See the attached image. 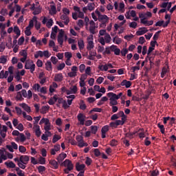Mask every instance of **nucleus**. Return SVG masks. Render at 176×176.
<instances>
[{"instance_id": "9", "label": "nucleus", "mask_w": 176, "mask_h": 176, "mask_svg": "<svg viewBox=\"0 0 176 176\" xmlns=\"http://www.w3.org/2000/svg\"><path fill=\"white\" fill-rule=\"evenodd\" d=\"M77 119L78 121V124H80L81 126H84L85 122H86V116L82 113H79L77 115Z\"/></svg>"}, {"instance_id": "45", "label": "nucleus", "mask_w": 176, "mask_h": 176, "mask_svg": "<svg viewBox=\"0 0 176 176\" xmlns=\"http://www.w3.org/2000/svg\"><path fill=\"white\" fill-rule=\"evenodd\" d=\"M41 116H37V117H34V122H33V126H38V123H39V120H41Z\"/></svg>"}, {"instance_id": "58", "label": "nucleus", "mask_w": 176, "mask_h": 176, "mask_svg": "<svg viewBox=\"0 0 176 176\" xmlns=\"http://www.w3.org/2000/svg\"><path fill=\"white\" fill-rule=\"evenodd\" d=\"M138 25V24L137 23V22H135V21H133V22H131L130 23H129V27H130V28H134V29H135V28H137V26Z\"/></svg>"}, {"instance_id": "33", "label": "nucleus", "mask_w": 176, "mask_h": 176, "mask_svg": "<svg viewBox=\"0 0 176 176\" xmlns=\"http://www.w3.org/2000/svg\"><path fill=\"white\" fill-rule=\"evenodd\" d=\"M88 10L89 12H93L96 9V3H88L87 6Z\"/></svg>"}, {"instance_id": "40", "label": "nucleus", "mask_w": 176, "mask_h": 176, "mask_svg": "<svg viewBox=\"0 0 176 176\" xmlns=\"http://www.w3.org/2000/svg\"><path fill=\"white\" fill-rule=\"evenodd\" d=\"M22 115L25 119H27L29 122H32V117L30 115H27V113H25V111H23Z\"/></svg>"}, {"instance_id": "11", "label": "nucleus", "mask_w": 176, "mask_h": 176, "mask_svg": "<svg viewBox=\"0 0 176 176\" xmlns=\"http://www.w3.org/2000/svg\"><path fill=\"white\" fill-rule=\"evenodd\" d=\"M20 56H22V58H20V61L21 63H25L27 61V57L28 56V54L27 53V50H22L19 52Z\"/></svg>"}, {"instance_id": "8", "label": "nucleus", "mask_w": 176, "mask_h": 176, "mask_svg": "<svg viewBox=\"0 0 176 176\" xmlns=\"http://www.w3.org/2000/svg\"><path fill=\"white\" fill-rule=\"evenodd\" d=\"M57 41L60 46H63V44L64 43V30L63 29L59 30Z\"/></svg>"}, {"instance_id": "18", "label": "nucleus", "mask_w": 176, "mask_h": 176, "mask_svg": "<svg viewBox=\"0 0 176 176\" xmlns=\"http://www.w3.org/2000/svg\"><path fill=\"white\" fill-rule=\"evenodd\" d=\"M63 79H64V76H63V74L58 73L55 74L54 80L55 82H63Z\"/></svg>"}, {"instance_id": "34", "label": "nucleus", "mask_w": 176, "mask_h": 176, "mask_svg": "<svg viewBox=\"0 0 176 176\" xmlns=\"http://www.w3.org/2000/svg\"><path fill=\"white\" fill-rule=\"evenodd\" d=\"M14 5V3H12L8 6V9H10V11L8 14L10 17H12V16H13V13H14V8L13 7Z\"/></svg>"}, {"instance_id": "16", "label": "nucleus", "mask_w": 176, "mask_h": 176, "mask_svg": "<svg viewBox=\"0 0 176 176\" xmlns=\"http://www.w3.org/2000/svg\"><path fill=\"white\" fill-rule=\"evenodd\" d=\"M148 29H146V28L143 27V28H139L138 31L136 32V34L138 36H141V35H144V34H146V32H148Z\"/></svg>"}, {"instance_id": "27", "label": "nucleus", "mask_w": 176, "mask_h": 176, "mask_svg": "<svg viewBox=\"0 0 176 176\" xmlns=\"http://www.w3.org/2000/svg\"><path fill=\"white\" fill-rule=\"evenodd\" d=\"M4 164L8 168H16V164L14 163L12 161L10 162H6Z\"/></svg>"}, {"instance_id": "1", "label": "nucleus", "mask_w": 176, "mask_h": 176, "mask_svg": "<svg viewBox=\"0 0 176 176\" xmlns=\"http://www.w3.org/2000/svg\"><path fill=\"white\" fill-rule=\"evenodd\" d=\"M66 98H67V100L63 98H58L57 107H60V104H61L64 109H68L72 105L74 100H75V95L67 96Z\"/></svg>"}, {"instance_id": "14", "label": "nucleus", "mask_w": 176, "mask_h": 176, "mask_svg": "<svg viewBox=\"0 0 176 176\" xmlns=\"http://www.w3.org/2000/svg\"><path fill=\"white\" fill-rule=\"evenodd\" d=\"M60 149H61V146H60V144H56L54 146V148H52L50 150V153L51 155L54 156V155H56L57 152H58Z\"/></svg>"}, {"instance_id": "20", "label": "nucleus", "mask_w": 176, "mask_h": 176, "mask_svg": "<svg viewBox=\"0 0 176 176\" xmlns=\"http://www.w3.org/2000/svg\"><path fill=\"white\" fill-rule=\"evenodd\" d=\"M67 157V155L65 153H61L60 154L58 155V156L56 157V160L58 163H63V161L64 159Z\"/></svg>"}, {"instance_id": "59", "label": "nucleus", "mask_w": 176, "mask_h": 176, "mask_svg": "<svg viewBox=\"0 0 176 176\" xmlns=\"http://www.w3.org/2000/svg\"><path fill=\"white\" fill-rule=\"evenodd\" d=\"M133 38H134V35L132 34L124 36V38L126 39V41H131Z\"/></svg>"}, {"instance_id": "63", "label": "nucleus", "mask_w": 176, "mask_h": 176, "mask_svg": "<svg viewBox=\"0 0 176 176\" xmlns=\"http://www.w3.org/2000/svg\"><path fill=\"white\" fill-rule=\"evenodd\" d=\"M39 92L43 94H46V93H47V88L46 87H43L40 88Z\"/></svg>"}, {"instance_id": "64", "label": "nucleus", "mask_w": 176, "mask_h": 176, "mask_svg": "<svg viewBox=\"0 0 176 176\" xmlns=\"http://www.w3.org/2000/svg\"><path fill=\"white\" fill-rule=\"evenodd\" d=\"M16 171H17V175L19 176H25V175H24V172L20 170V168H17Z\"/></svg>"}, {"instance_id": "36", "label": "nucleus", "mask_w": 176, "mask_h": 176, "mask_svg": "<svg viewBox=\"0 0 176 176\" xmlns=\"http://www.w3.org/2000/svg\"><path fill=\"white\" fill-rule=\"evenodd\" d=\"M41 12H42V7H41V6L38 5V7H36V8H34L33 14L34 15L39 14Z\"/></svg>"}, {"instance_id": "5", "label": "nucleus", "mask_w": 176, "mask_h": 176, "mask_svg": "<svg viewBox=\"0 0 176 176\" xmlns=\"http://www.w3.org/2000/svg\"><path fill=\"white\" fill-rule=\"evenodd\" d=\"M87 50H91L94 49V37L93 34L89 35L87 38Z\"/></svg>"}, {"instance_id": "53", "label": "nucleus", "mask_w": 176, "mask_h": 176, "mask_svg": "<svg viewBox=\"0 0 176 176\" xmlns=\"http://www.w3.org/2000/svg\"><path fill=\"white\" fill-rule=\"evenodd\" d=\"M53 19H50L47 21L46 26L47 28H52V25H53Z\"/></svg>"}, {"instance_id": "50", "label": "nucleus", "mask_w": 176, "mask_h": 176, "mask_svg": "<svg viewBox=\"0 0 176 176\" xmlns=\"http://www.w3.org/2000/svg\"><path fill=\"white\" fill-rule=\"evenodd\" d=\"M85 74L89 76H91V67H87L85 69Z\"/></svg>"}, {"instance_id": "46", "label": "nucleus", "mask_w": 176, "mask_h": 176, "mask_svg": "<svg viewBox=\"0 0 176 176\" xmlns=\"http://www.w3.org/2000/svg\"><path fill=\"white\" fill-rule=\"evenodd\" d=\"M59 140H61V136L58 135H54L52 139L53 144H56V142H57V141H58Z\"/></svg>"}, {"instance_id": "49", "label": "nucleus", "mask_w": 176, "mask_h": 176, "mask_svg": "<svg viewBox=\"0 0 176 176\" xmlns=\"http://www.w3.org/2000/svg\"><path fill=\"white\" fill-rule=\"evenodd\" d=\"M37 170L40 174H42V173H43L44 171H46V168L43 166H39L37 168Z\"/></svg>"}, {"instance_id": "25", "label": "nucleus", "mask_w": 176, "mask_h": 176, "mask_svg": "<svg viewBox=\"0 0 176 176\" xmlns=\"http://www.w3.org/2000/svg\"><path fill=\"white\" fill-rule=\"evenodd\" d=\"M8 131V126L3 125L2 129H0V134L2 138H5L6 137V133Z\"/></svg>"}, {"instance_id": "52", "label": "nucleus", "mask_w": 176, "mask_h": 176, "mask_svg": "<svg viewBox=\"0 0 176 176\" xmlns=\"http://www.w3.org/2000/svg\"><path fill=\"white\" fill-rule=\"evenodd\" d=\"M109 131V126L108 125H105L104 126L102 129H101V133H108V131Z\"/></svg>"}, {"instance_id": "3", "label": "nucleus", "mask_w": 176, "mask_h": 176, "mask_svg": "<svg viewBox=\"0 0 176 176\" xmlns=\"http://www.w3.org/2000/svg\"><path fill=\"white\" fill-rule=\"evenodd\" d=\"M112 41V38L111 37V35L109 34H106L104 37L101 36L98 39V42L102 45L105 46V43H111V41Z\"/></svg>"}, {"instance_id": "23", "label": "nucleus", "mask_w": 176, "mask_h": 176, "mask_svg": "<svg viewBox=\"0 0 176 176\" xmlns=\"http://www.w3.org/2000/svg\"><path fill=\"white\" fill-rule=\"evenodd\" d=\"M49 13L51 16H54V14H57V8H56V6L54 5L50 6Z\"/></svg>"}, {"instance_id": "62", "label": "nucleus", "mask_w": 176, "mask_h": 176, "mask_svg": "<svg viewBox=\"0 0 176 176\" xmlns=\"http://www.w3.org/2000/svg\"><path fill=\"white\" fill-rule=\"evenodd\" d=\"M25 34L27 36H30L31 35V28H30V27H26Z\"/></svg>"}, {"instance_id": "61", "label": "nucleus", "mask_w": 176, "mask_h": 176, "mask_svg": "<svg viewBox=\"0 0 176 176\" xmlns=\"http://www.w3.org/2000/svg\"><path fill=\"white\" fill-rule=\"evenodd\" d=\"M19 140L21 142H24L25 140H27V138H25V135H23V133H20L19 134Z\"/></svg>"}, {"instance_id": "24", "label": "nucleus", "mask_w": 176, "mask_h": 176, "mask_svg": "<svg viewBox=\"0 0 176 176\" xmlns=\"http://www.w3.org/2000/svg\"><path fill=\"white\" fill-rule=\"evenodd\" d=\"M108 97L109 98V104L111 107L118 105V99L114 98L113 96H110Z\"/></svg>"}, {"instance_id": "10", "label": "nucleus", "mask_w": 176, "mask_h": 176, "mask_svg": "<svg viewBox=\"0 0 176 176\" xmlns=\"http://www.w3.org/2000/svg\"><path fill=\"white\" fill-rule=\"evenodd\" d=\"M65 93L67 96H69V94H76V93H78V87L74 85L71 87L69 89H66Z\"/></svg>"}, {"instance_id": "38", "label": "nucleus", "mask_w": 176, "mask_h": 176, "mask_svg": "<svg viewBox=\"0 0 176 176\" xmlns=\"http://www.w3.org/2000/svg\"><path fill=\"white\" fill-rule=\"evenodd\" d=\"M45 69H47V71H52V69H53L51 61L47 60L46 62V63H45Z\"/></svg>"}, {"instance_id": "15", "label": "nucleus", "mask_w": 176, "mask_h": 176, "mask_svg": "<svg viewBox=\"0 0 176 176\" xmlns=\"http://www.w3.org/2000/svg\"><path fill=\"white\" fill-rule=\"evenodd\" d=\"M49 164H50L51 168H54V170L58 168V161L57 162L56 160H49Z\"/></svg>"}, {"instance_id": "4", "label": "nucleus", "mask_w": 176, "mask_h": 176, "mask_svg": "<svg viewBox=\"0 0 176 176\" xmlns=\"http://www.w3.org/2000/svg\"><path fill=\"white\" fill-rule=\"evenodd\" d=\"M25 63V69H30L31 74H34L36 67L35 63H34V61H32V60H26Z\"/></svg>"}, {"instance_id": "41", "label": "nucleus", "mask_w": 176, "mask_h": 176, "mask_svg": "<svg viewBox=\"0 0 176 176\" xmlns=\"http://www.w3.org/2000/svg\"><path fill=\"white\" fill-rule=\"evenodd\" d=\"M89 144L87 142H85V140H82V141L78 142V146L79 148H83V146H88Z\"/></svg>"}, {"instance_id": "12", "label": "nucleus", "mask_w": 176, "mask_h": 176, "mask_svg": "<svg viewBox=\"0 0 176 176\" xmlns=\"http://www.w3.org/2000/svg\"><path fill=\"white\" fill-rule=\"evenodd\" d=\"M64 167H67L69 170H74V164L69 160H65L63 163Z\"/></svg>"}, {"instance_id": "22", "label": "nucleus", "mask_w": 176, "mask_h": 176, "mask_svg": "<svg viewBox=\"0 0 176 176\" xmlns=\"http://www.w3.org/2000/svg\"><path fill=\"white\" fill-rule=\"evenodd\" d=\"M107 97H111L112 96L113 98H116V100H119L123 96V93H120L118 95H116V94H114L113 92H109L107 94Z\"/></svg>"}, {"instance_id": "6", "label": "nucleus", "mask_w": 176, "mask_h": 176, "mask_svg": "<svg viewBox=\"0 0 176 176\" xmlns=\"http://www.w3.org/2000/svg\"><path fill=\"white\" fill-rule=\"evenodd\" d=\"M23 97H24V98H27V91L25 89H22L21 91L16 93V101H23V100H24Z\"/></svg>"}, {"instance_id": "47", "label": "nucleus", "mask_w": 176, "mask_h": 176, "mask_svg": "<svg viewBox=\"0 0 176 176\" xmlns=\"http://www.w3.org/2000/svg\"><path fill=\"white\" fill-rule=\"evenodd\" d=\"M168 69H167V67H163L162 70V73H161V78H164V76H166V74H167Z\"/></svg>"}, {"instance_id": "42", "label": "nucleus", "mask_w": 176, "mask_h": 176, "mask_svg": "<svg viewBox=\"0 0 176 176\" xmlns=\"http://www.w3.org/2000/svg\"><path fill=\"white\" fill-rule=\"evenodd\" d=\"M98 69H100V71L107 72V71H108V66H107V64L100 65L98 66Z\"/></svg>"}, {"instance_id": "2", "label": "nucleus", "mask_w": 176, "mask_h": 176, "mask_svg": "<svg viewBox=\"0 0 176 176\" xmlns=\"http://www.w3.org/2000/svg\"><path fill=\"white\" fill-rule=\"evenodd\" d=\"M21 163L19 164V167L22 170H25L27 164L30 162V156L28 155H21L20 156Z\"/></svg>"}, {"instance_id": "13", "label": "nucleus", "mask_w": 176, "mask_h": 176, "mask_svg": "<svg viewBox=\"0 0 176 176\" xmlns=\"http://www.w3.org/2000/svg\"><path fill=\"white\" fill-rule=\"evenodd\" d=\"M74 10L77 12L78 19H85V12L80 11V8L76 6L74 7Z\"/></svg>"}, {"instance_id": "30", "label": "nucleus", "mask_w": 176, "mask_h": 176, "mask_svg": "<svg viewBox=\"0 0 176 176\" xmlns=\"http://www.w3.org/2000/svg\"><path fill=\"white\" fill-rule=\"evenodd\" d=\"M98 19L99 21H104V23H107L109 21V17L106 14H101Z\"/></svg>"}, {"instance_id": "35", "label": "nucleus", "mask_w": 176, "mask_h": 176, "mask_svg": "<svg viewBox=\"0 0 176 176\" xmlns=\"http://www.w3.org/2000/svg\"><path fill=\"white\" fill-rule=\"evenodd\" d=\"M50 109V107L49 105L43 106L41 109V113H43V114L47 113Z\"/></svg>"}, {"instance_id": "39", "label": "nucleus", "mask_w": 176, "mask_h": 176, "mask_svg": "<svg viewBox=\"0 0 176 176\" xmlns=\"http://www.w3.org/2000/svg\"><path fill=\"white\" fill-rule=\"evenodd\" d=\"M8 63V56L3 55L0 57V64H6Z\"/></svg>"}, {"instance_id": "60", "label": "nucleus", "mask_w": 176, "mask_h": 176, "mask_svg": "<svg viewBox=\"0 0 176 176\" xmlns=\"http://www.w3.org/2000/svg\"><path fill=\"white\" fill-rule=\"evenodd\" d=\"M50 56H52V54L49 53L47 50L43 52V57L44 56V57H46V58H49Z\"/></svg>"}, {"instance_id": "17", "label": "nucleus", "mask_w": 176, "mask_h": 176, "mask_svg": "<svg viewBox=\"0 0 176 176\" xmlns=\"http://www.w3.org/2000/svg\"><path fill=\"white\" fill-rule=\"evenodd\" d=\"M57 101L58 102V96L57 95H54L53 97L50 98L48 101V104L50 105H54Z\"/></svg>"}, {"instance_id": "56", "label": "nucleus", "mask_w": 176, "mask_h": 176, "mask_svg": "<svg viewBox=\"0 0 176 176\" xmlns=\"http://www.w3.org/2000/svg\"><path fill=\"white\" fill-rule=\"evenodd\" d=\"M65 57L67 58V60H71L72 58V53L67 52L65 53Z\"/></svg>"}, {"instance_id": "29", "label": "nucleus", "mask_w": 176, "mask_h": 176, "mask_svg": "<svg viewBox=\"0 0 176 176\" xmlns=\"http://www.w3.org/2000/svg\"><path fill=\"white\" fill-rule=\"evenodd\" d=\"M120 85L121 86H125L126 89H129L131 86V82L124 80L121 82Z\"/></svg>"}, {"instance_id": "7", "label": "nucleus", "mask_w": 176, "mask_h": 176, "mask_svg": "<svg viewBox=\"0 0 176 176\" xmlns=\"http://www.w3.org/2000/svg\"><path fill=\"white\" fill-rule=\"evenodd\" d=\"M98 27L96 25V22L94 21L91 20L89 21V31L91 35H94L96 34V29L98 28Z\"/></svg>"}, {"instance_id": "21", "label": "nucleus", "mask_w": 176, "mask_h": 176, "mask_svg": "<svg viewBox=\"0 0 176 176\" xmlns=\"http://www.w3.org/2000/svg\"><path fill=\"white\" fill-rule=\"evenodd\" d=\"M33 130L36 137H41V134L42 132H41V126H39V125L33 126Z\"/></svg>"}, {"instance_id": "43", "label": "nucleus", "mask_w": 176, "mask_h": 176, "mask_svg": "<svg viewBox=\"0 0 176 176\" xmlns=\"http://www.w3.org/2000/svg\"><path fill=\"white\" fill-rule=\"evenodd\" d=\"M113 42L116 45H120V43H122V39L119 37L116 36L113 38Z\"/></svg>"}, {"instance_id": "51", "label": "nucleus", "mask_w": 176, "mask_h": 176, "mask_svg": "<svg viewBox=\"0 0 176 176\" xmlns=\"http://www.w3.org/2000/svg\"><path fill=\"white\" fill-rule=\"evenodd\" d=\"M19 151L21 153H25V152H27V148L24 146H19Z\"/></svg>"}, {"instance_id": "48", "label": "nucleus", "mask_w": 176, "mask_h": 176, "mask_svg": "<svg viewBox=\"0 0 176 176\" xmlns=\"http://www.w3.org/2000/svg\"><path fill=\"white\" fill-rule=\"evenodd\" d=\"M33 90H34L35 91H38L41 89V85H39V84L36 83L33 85L32 87Z\"/></svg>"}, {"instance_id": "44", "label": "nucleus", "mask_w": 176, "mask_h": 176, "mask_svg": "<svg viewBox=\"0 0 176 176\" xmlns=\"http://www.w3.org/2000/svg\"><path fill=\"white\" fill-rule=\"evenodd\" d=\"M39 57H43V52L42 51H37L34 54V58H39Z\"/></svg>"}, {"instance_id": "57", "label": "nucleus", "mask_w": 176, "mask_h": 176, "mask_svg": "<svg viewBox=\"0 0 176 176\" xmlns=\"http://www.w3.org/2000/svg\"><path fill=\"white\" fill-rule=\"evenodd\" d=\"M64 68H65V63H64L59 64L58 66L57 67L58 71H63Z\"/></svg>"}, {"instance_id": "19", "label": "nucleus", "mask_w": 176, "mask_h": 176, "mask_svg": "<svg viewBox=\"0 0 176 176\" xmlns=\"http://www.w3.org/2000/svg\"><path fill=\"white\" fill-rule=\"evenodd\" d=\"M60 20L63 21V23L65 25H68L69 23V17L68 15H65L64 14L60 15Z\"/></svg>"}, {"instance_id": "37", "label": "nucleus", "mask_w": 176, "mask_h": 176, "mask_svg": "<svg viewBox=\"0 0 176 176\" xmlns=\"http://www.w3.org/2000/svg\"><path fill=\"white\" fill-rule=\"evenodd\" d=\"M85 167H86L85 164H76V168L77 171H83V170H85Z\"/></svg>"}, {"instance_id": "26", "label": "nucleus", "mask_w": 176, "mask_h": 176, "mask_svg": "<svg viewBox=\"0 0 176 176\" xmlns=\"http://www.w3.org/2000/svg\"><path fill=\"white\" fill-rule=\"evenodd\" d=\"M19 105L20 107H21V108H23V109H24V111L28 112V113H30V112H31V107H30L28 104L25 103H22V104H20Z\"/></svg>"}, {"instance_id": "55", "label": "nucleus", "mask_w": 176, "mask_h": 176, "mask_svg": "<svg viewBox=\"0 0 176 176\" xmlns=\"http://www.w3.org/2000/svg\"><path fill=\"white\" fill-rule=\"evenodd\" d=\"M46 164V159L43 157H40L38 158V164Z\"/></svg>"}, {"instance_id": "32", "label": "nucleus", "mask_w": 176, "mask_h": 176, "mask_svg": "<svg viewBox=\"0 0 176 176\" xmlns=\"http://www.w3.org/2000/svg\"><path fill=\"white\" fill-rule=\"evenodd\" d=\"M139 17L140 19V23L141 24L145 23V21H146V15L144 13H140Z\"/></svg>"}, {"instance_id": "31", "label": "nucleus", "mask_w": 176, "mask_h": 176, "mask_svg": "<svg viewBox=\"0 0 176 176\" xmlns=\"http://www.w3.org/2000/svg\"><path fill=\"white\" fill-rule=\"evenodd\" d=\"M78 45L80 50L85 49V41H83V38H80L78 41Z\"/></svg>"}, {"instance_id": "54", "label": "nucleus", "mask_w": 176, "mask_h": 176, "mask_svg": "<svg viewBox=\"0 0 176 176\" xmlns=\"http://www.w3.org/2000/svg\"><path fill=\"white\" fill-rule=\"evenodd\" d=\"M98 130V128L97 127V126H91V133L92 134H96V133H97Z\"/></svg>"}, {"instance_id": "28", "label": "nucleus", "mask_w": 176, "mask_h": 176, "mask_svg": "<svg viewBox=\"0 0 176 176\" xmlns=\"http://www.w3.org/2000/svg\"><path fill=\"white\" fill-rule=\"evenodd\" d=\"M13 32L16 34V39L21 35V31L20 30V28H18V26H14Z\"/></svg>"}]
</instances>
